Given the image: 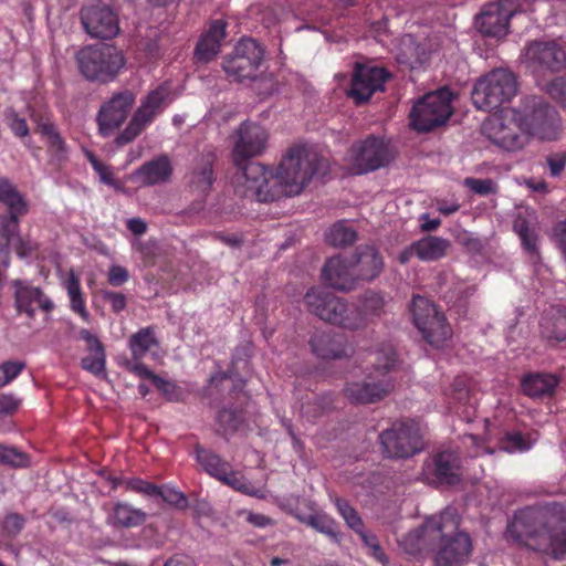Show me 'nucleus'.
<instances>
[{
    "mask_svg": "<svg viewBox=\"0 0 566 566\" xmlns=\"http://www.w3.org/2000/svg\"><path fill=\"white\" fill-rule=\"evenodd\" d=\"M323 168L325 160L314 148L306 145L294 146L282 159L275 175L259 163L251 161L247 165L237 177V192L261 202L272 201L281 196H296Z\"/></svg>",
    "mask_w": 566,
    "mask_h": 566,
    "instance_id": "obj_1",
    "label": "nucleus"
},
{
    "mask_svg": "<svg viewBox=\"0 0 566 566\" xmlns=\"http://www.w3.org/2000/svg\"><path fill=\"white\" fill-rule=\"evenodd\" d=\"M507 539L533 551L566 557V515L557 506L518 511L506 530Z\"/></svg>",
    "mask_w": 566,
    "mask_h": 566,
    "instance_id": "obj_2",
    "label": "nucleus"
},
{
    "mask_svg": "<svg viewBox=\"0 0 566 566\" xmlns=\"http://www.w3.org/2000/svg\"><path fill=\"white\" fill-rule=\"evenodd\" d=\"M427 541H439L434 555L436 566H461L471 553V539L465 533L458 531V520L451 510L426 520L402 544L408 552L413 553L420 548V542Z\"/></svg>",
    "mask_w": 566,
    "mask_h": 566,
    "instance_id": "obj_3",
    "label": "nucleus"
},
{
    "mask_svg": "<svg viewBox=\"0 0 566 566\" xmlns=\"http://www.w3.org/2000/svg\"><path fill=\"white\" fill-rule=\"evenodd\" d=\"M370 363L374 370L363 379L353 380L344 388L345 397L354 403H373L387 397L395 388V380L389 370L396 363V354L391 346L371 354Z\"/></svg>",
    "mask_w": 566,
    "mask_h": 566,
    "instance_id": "obj_4",
    "label": "nucleus"
},
{
    "mask_svg": "<svg viewBox=\"0 0 566 566\" xmlns=\"http://www.w3.org/2000/svg\"><path fill=\"white\" fill-rule=\"evenodd\" d=\"M482 133L494 145L506 151L521 150L528 143L525 112L503 108L483 122Z\"/></svg>",
    "mask_w": 566,
    "mask_h": 566,
    "instance_id": "obj_5",
    "label": "nucleus"
},
{
    "mask_svg": "<svg viewBox=\"0 0 566 566\" xmlns=\"http://www.w3.org/2000/svg\"><path fill=\"white\" fill-rule=\"evenodd\" d=\"M307 308L321 319L348 329L365 325L359 308L349 306L343 298L332 295L322 287H313L305 294Z\"/></svg>",
    "mask_w": 566,
    "mask_h": 566,
    "instance_id": "obj_6",
    "label": "nucleus"
},
{
    "mask_svg": "<svg viewBox=\"0 0 566 566\" xmlns=\"http://www.w3.org/2000/svg\"><path fill=\"white\" fill-rule=\"evenodd\" d=\"M76 60L85 78L102 83L114 80L126 63L122 51L112 45L86 46Z\"/></svg>",
    "mask_w": 566,
    "mask_h": 566,
    "instance_id": "obj_7",
    "label": "nucleus"
},
{
    "mask_svg": "<svg viewBox=\"0 0 566 566\" xmlns=\"http://www.w3.org/2000/svg\"><path fill=\"white\" fill-rule=\"evenodd\" d=\"M516 92L514 74L496 69L476 81L472 90V102L476 108L490 112L509 102Z\"/></svg>",
    "mask_w": 566,
    "mask_h": 566,
    "instance_id": "obj_8",
    "label": "nucleus"
},
{
    "mask_svg": "<svg viewBox=\"0 0 566 566\" xmlns=\"http://www.w3.org/2000/svg\"><path fill=\"white\" fill-rule=\"evenodd\" d=\"M453 94L448 88H440L426 94L411 108L410 125L417 132H429L443 125L452 114Z\"/></svg>",
    "mask_w": 566,
    "mask_h": 566,
    "instance_id": "obj_9",
    "label": "nucleus"
},
{
    "mask_svg": "<svg viewBox=\"0 0 566 566\" xmlns=\"http://www.w3.org/2000/svg\"><path fill=\"white\" fill-rule=\"evenodd\" d=\"M411 313L416 327L432 346L441 347L451 336V328L446 323L443 313L422 296H415Z\"/></svg>",
    "mask_w": 566,
    "mask_h": 566,
    "instance_id": "obj_10",
    "label": "nucleus"
},
{
    "mask_svg": "<svg viewBox=\"0 0 566 566\" xmlns=\"http://www.w3.org/2000/svg\"><path fill=\"white\" fill-rule=\"evenodd\" d=\"M350 171L363 175L386 166L391 159L388 143L379 137L369 136L355 143L349 151Z\"/></svg>",
    "mask_w": 566,
    "mask_h": 566,
    "instance_id": "obj_11",
    "label": "nucleus"
},
{
    "mask_svg": "<svg viewBox=\"0 0 566 566\" xmlns=\"http://www.w3.org/2000/svg\"><path fill=\"white\" fill-rule=\"evenodd\" d=\"M263 50L253 39H243L224 60L223 70L233 81L253 80L263 60Z\"/></svg>",
    "mask_w": 566,
    "mask_h": 566,
    "instance_id": "obj_12",
    "label": "nucleus"
},
{
    "mask_svg": "<svg viewBox=\"0 0 566 566\" xmlns=\"http://www.w3.org/2000/svg\"><path fill=\"white\" fill-rule=\"evenodd\" d=\"M384 453L389 458H408L422 449L418 426L413 422L395 423L379 436Z\"/></svg>",
    "mask_w": 566,
    "mask_h": 566,
    "instance_id": "obj_13",
    "label": "nucleus"
},
{
    "mask_svg": "<svg viewBox=\"0 0 566 566\" xmlns=\"http://www.w3.org/2000/svg\"><path fill=\"white\" fill-rule=\"evenodd\" d=\"M169 102L168 87L159 86L151 91L142 102L125 130L116 138L117 145L123 146L136 138Z\"/></svg>",
    "mask_w": 566,
    "mask_h": 566,
    "instance_id": "obj_14",
    "label": "nucleus"
},
{
    "mask_svg": "<svg viewBox=\"0 0 566 566\" xmlns=\"http://www.w3.org/2000/svg\"><path fill=\"white\" fill-rule=\"evenodd\" d=\"M268 142L266 130L254 123H242L237 129V140L233 146L234 163L240 170L234 176V189L237 190V177L250 163L249 158L261 155Z\"/></svg>",
    "mask_w": 566,
    "mask_h": 566,
    "instance_id": "obj_15",
    "label": "nucleus"
},
{
    "mask_svg": "<svg viewBox=\"0 0 566 566\" xmlns=\"http://www.w3.org/2000/svg\"><path fill=\"white\" fill-rule=\"evenodd\" d=\"M81 21L92 38L111 39L119 31L116 14L109 4L99 0L82 9Z\"/></svg>",
    "mask_w": 566,
    "mask_h": 566,
    "instance_id": "obj_16",
    "label": "nucleus"
},
{
    "mask_svg": "<svg viewBox=\"0 0 566 566\" xmlns=\"http://www.w3.org/2000/svg\"><path fill=\"white\" fill-rule=\"evenodd\" d=\"M514 8L509 0L492 2L483 7L475 18V28L485 36L502 39L509 32Z\"/></svg>",
    "mask_w": 566,
    "mask_h": 566,
    "instance_id": "obj_17",
    "label": "nucleus"
},
{
    "mask_svg": "<svg viewBox=\"0 0 566 566\" xmlns=\"http://www.w3.org/2000/svg\"><path fill=\"white\" fill-rule=\"evenodd\" d=\"M523 61L534 73L559 71L566 65V54L555 41L533 42L525 49Z\"/></svg>",
    "mask_w": 566,
    "mask_h": 566,
    "instance_id": "obj_18",
    "label": "nucleus"
},
{
    "mask_svg": "<svg viewBox=\"0 0 566 566\" xmlns=\"http://www.w3.org/2000/svg\"><path fill=\"white\" fill-rule=\"evenodd\" d=\"M525 127L531 136L542 140H554L560 133V118L554 107L536 104L532 113L525 112Z\"/></svg>",
    "mask_w": 566,
    "mask_h": 566,
    "instance_id": "obj_19",
    "label": "nucleus"
},
{
    "mask_svg": "<svg viewBox=\"0 0 566 566\" xmlns=\"http://www.w3.org/2000/svg\"><path fill=\"white\" fill-rule=\"evenodd\" d=\"M387 77V72L381 67L357 64L348 95L356 103L366 102L375 92L384 88Z\"/></svg>",
    "mask_w": 566,
    "mask_h": 566,
    "instance_id": "obj_20",
    "label": "nucleus"
},
{
    "mask_svg": "<svg viewBox=\"0 0 566 566\" xmlns=\"http://www.w3.org/2000/svg\"><path fill=\"white\" fill-rule=\"evenodd\" d=\"M134 102L135 95L129 91L117 93L106 102L97 115L101 134L108 136L114 129L119 127L126 119Z\"/></svg>",
    "mask_w": 566,
    "mask_h": 566,
    "instance_id": "obj_21",
    "label": "nucleus"
},
{
    "mask_svg": "<svg viewBox=\"0 0 566 566\" xmlns=\"http://www.w3.org/2000/svg\"><path fill=\"white\" fill-rule=\"evenodd\" d=\"M14 305L19 313L27 314L30 318L34 317L36 306L44 312H51L54 303L38 286H33L28 281L14 280Z\"/></svg>",
    "mask_w": 566,
    "mask_h": 566,
    "instance_id": "obj_22",
    "label": "nucleus"
},
{
    "mask_svg": "<svg viewBox=\"0 0 566 566\" xmlns=\"http://www.w3.org/2000/svg\"><path fill=\"white\" fill-rule=\"evenodd\" d=\"M322 276L328 286L343 292L353 290L357 283L353 262L340 255L333 256L326 262Z\"/></svg>",
    "mask_w": 566,
    "mask_h": 566,
    "instance_id": "obj_23",
    "label": "nucleus"
},
{
    "mask_svg": "<svg viewBox=\"0 0 566 566\" xmlns=\"http://www.w3.org/2000/svg\"><path fill=\"white\" fill-rule=\"evenodd\" d=\"M226 27L224 21L216 20L200 36L195 50V56L199 62H210L219 54L221 42L226 36Z\"/></svg>",
    "mask_w": 566,
    "mask_h": 566,
    "instance_id": "obj_24",
    "label": "nucleus"
},
{
    "mask_svg": "<svg viewBox=\"0 0 566 566\" xmlns=\"http://www.w3.org/2000/svg\"><path fill=\"white\" fill-rule=\"evenodd\" d=\"M171 172L169 158L159 156L139 167L132 177L140 186H154L167 181Z\"/></svg>",
    "mask_w": 566,
    "mask_h": 566,
    "instance_id": "obj_25",
    "label": "nucleus"
},
{
    "mask_svg": "<svg viewBox=\"0 0 566 566\" xmlns=\"http://www.w3.org/2000/svg\"><path fill=\"white\" fill-rule=\"evenodd\" d=\"M353 262V270L356 274V281L373 280L382 269V259L378 251L373 247L359 248L354 256L349 259Z\"/></svg>",
    "mask_w": 566,
    "mask_h": 566,
    "instance_id": "obj_26",
    "label": "nucleus"
},
{
    "mask_svg": "<svg viewBox=\"0 0 566 566\" xmlns=\"http://www.w3.org/2000/svg\"><path fill=\"white\" fill-rule=\"evenodd\" d=\"M432 473L441 483H457L461 475L458 455L451 451L438 453L433 458Z\"/></svg>",
    "mask_w": 566,
    "mask_h": 566,
    "instance_id": "obj_27",
    "label": "nucleus"
},
{
    "mask_svg": "<svg viewBox=\"0 0 566 566\" xmlns=\"http://www.w3.org/2000/svg\"><path fill=\"white\" fill-rule=\"evenodd\" d=\"M536 214L533 210L528 209L520 211L513 224L514 231L520 237L523 247L531 252L536 250Z\"/></svg>",
    "mask_w": 566,
    "mask_h": 566,
    "instance_id": "obj_28",
    "label": "nucleus"
},
{
    "mask_svg": "<svg viewBox=\"0 0 566 566\" xmlns=\"http://www.w3.org/2000/svg\"><path fill=\"white\" fill-rule=\"evenodd\" d=\"M450 247L451 243L449 240L434 235H427L415 241L418 259L422 262H433L446 256Z\"/></svg>",
    "mask_w": 566,
    "mask_h": 566,
    "instance_id": "obj_29",
    "label": "nucleus"
},
{
    "mask_svg": "<svg viewBox=\"0 0 566 566\" xmlns=\"http://www.w3.org/2000/svg\"><path fill=\"white\" fill-rule=\"evenodd\" d=\"M0 201L9 208V220L13 222H17V216L28 212V203L23 196L8 178L3 177H0Z\"/></svg>",
    "mask_w": 566,
    "mask_h": 566,
    "instance_id": "obj_30",
    "label": "nucleus"
},
{
    "mask_svg": "<svg viewBox=\"0 0 566 566\" xmlns=\"http://www.w3.org/2000/svg\"><path fill=\"white\" fill-rule=\"evenodd\" d=\"M558 385V378L552 374H535L526 376L522 381L525 395L532 398L551 396Z\"/></svg>",
    "mask_w": 566,
    "mask_h": 566,
    "instance_id": "obj_31",
    "label": "nucleus"
},
{
    "mask_svg": "<svg viewBox=\"0 0 566 566\" xmlns=\"http://www.w3.org/2000/svg\"><path fill=\"white\" fill-rule=\"evenodd\" d=\"M213 156L212 154L203 155L196 164L190 174V187L199 193H206L212 187L213 178Z\"/></svg>",
    "mask_w": 566,
    "mask_h": 566,
    "instance_id": "obj_32",
    "label": "nucleus"
},
{
    "mask_svg": "<svg viewBox=\"0 0 566 566\" xmlns=\"http://www.w3.org/2000/svg\"><path fill=\"white\" fill-rule=\"evenodd\" d=\"M541 333L549 340H566V308L552 310L541 322Z\"/></svg>",
    "mask_w": 566,
    "mask_h": 566,
    "instance_id": "obj_33",
    "label": "nucleus"
},
{
    "mask_svg": "<svg viewBox=\"0 0 566 566\" xmlns=\"http://www.w3.org/2000/svg\"><path fill=\"white\" fill-rule=\"evenodd\" d=\"M315 355L323 359H336L348 355L349 347L344 346L340 340L328 335H315L311 340Z\"/></svg>",
    "mask_w": 566,
    "mask_h": 566,
    "instance_id": "obj_34",
    "label": "nucleus"
},
{
    "mask_svg": "<svg viewBox=\"0 0 566 566\" xmlns=\"http://www.w3.org/2000/svg\"><path fill=\"white\" fill-rule=\"evenodd\" d=\"M145 514L129 504H115L112 514L108 515L107 522L113 526L133 527L143 523Z\"/></svg>",
    "mask_w": 566,
    "mask_h": 566,
    "instance_id": "obj_35",
    "label": "nucleus"
},
{
    "mask_svg": "<svg viewBox=\"0 0 566 566\" xmlns=\"http://www.w3.org/2000/svg\"><path fill=\"white\" fill-rule=\"evenodd\" d=\"M64 287L66 290L69 300H70V307L71 310L81 316V318L90 323L91 322V315L88 311L86 310L85 300L83 297L81 284L78 277L74 274L73 271H71L67 275V279L64 283Z\"/></svg>",
    "mask_w": 566,
    "mask_h": 566,
    "instance_id": "obj_36",
    "label": "nucleus"
},
{
    "mask_svg": "<svg viewBox=\"0 0 566 566\" xmlns=\"http://www.w3.org/2000/svg\"><path fill=\"white\" fill-rule=\"evenodd\" d=\"M219 481L231 486L235 491L256 499H265L266 496L263 488H256L243 475L232 471L231 465H229V470L220 475Z\"/></svg>",
    "mask_w": 566,
    "mask_h": 566,
    "instance_id": "obj_37",
    "label": "nucleus"
},
{
    "mask_svg": "<svg viewBox=\"0 0 566 566\" xmlns=\"http://www.w3.org/2000/svg\"><path fill=\"white\" fill-rule=\"evenodd\" d=\"M39 132L44 138L51 155L54 159L61 161L66 158L67 147L55 126L51 123H42Z\"/></svg>",
    "mask_w": 566,
    "mask_h": 566,
    "instance_id": "obj_38",
    "label": "nucleus"
},
{
    "mask_svg": "<svg viewBox=\"0 0 566 566\" xmlns=\"http://www.w3.org/2000/svg\"><path fill=\"white\" fill-rule=\"evenodd\" d=\"M19 217L17 216V222L9 220L10 214L0 218V262L6 268L10 263L8 247L12 243L18 232Z\"/></svg>",
    "mask_w": 566,
    "mask_h": 566,
    "instance_id": "obj_39",
    "label": "nucleus"
},
{
    "mask_svg": "<svg viewBox=\"0 0 566 566\" xmlns=\"http://www.w3.org/2000/svg\"><path fill=\"white\" fill-rule=\"evenodd\" d=\"M196 459L202 465V468L216 479L219 480L220 475L229 470V463L222 461L217 454L202 449H196Z\"/></svg>",
    "mask_w": 566,
    "mask_h": 566,
    "instance_id": "obj_40",
    "label": "nucleus"
},
{
    "mask_svg": "<svg viewBox=\"0 0 566 566\" xmlns=\"http://www.w3.org/2000/svg\"><path fill=\"white\" fill-rule=\"evenodd\" d=\"M537 437L534 434H522L512 432L501 440V449L509 453L525 452L530 450L536 442Z\"/></svg>",
    "mask_w": 566,
    "mask_h": 566,
    "instance_id": "obj_41",
    "label": "nucleus"
},
{
    "mask_svg": "<svg viewBox=\"0 0 566 566\" xmlns=\"http://www.w3.org/2000/svg\"><path fill=\"white\" fill-rule=\"evenodd\" d=\"M156 338L150 328H142L129 338V348L135 359H142L156 345Z\"/></svg>",
    "mask_w": 566,
    "mask_h": 566,
    "instance_id": "obj_42",
    "label": "nucleus"
},
{
    "mask_svg": "<svg viewBox=\"0 0 566 566\" xmlns=\"http://www.w3.org/2000/svg\"><path fill=\"white\" fill-rule=\"evenodd\" d=\"M326 241L334 247H343L356 240V232L344 221L333 224L325 234Z\"/></svg>",
    "mask_w": 566,
    "mask_h": 566,
    "instance_id": "obj_43",
    "label": "nucleus"
},
{
    "mask_svg": "<svg viewBox=\"0 0 566 566\" xmlns=\"http://www.w3.org/2000/svg\"><path fill=\"white\" fill-rule=\"evenodd\" d=\"M419 49L412 35H403L399 43L398 62L413 67V63L419 61Z\"/></svg>",
    "mask_w": 566,
    "mask_h": 566,
    "instance_id": "obj_44",
    "label": "nucleus"
},
{
    "mask_svg": "<svg viewBox=\"0 0 566 566\" xmlns=\"http://www.w3.org/2000/svg\"><path fill=\"white\" fill-rule=\"evenodd\" d=\"M306 524L334 539H338L335 521L324 513H315L306 518Z\"/></svg>",
    "mask_w": 566,
    "mask_h": 566,
    "instance_id": "obj_45",
    "label": "nucleus"
},
{
    "mask_svg": "<svg viewBox=\"0 0 566 566\" xmlns=\"http://www.w3.org/2000/svg\"><path fill=\"white\" fill-rule=\"evenodd\" d=\"M90 353L82 359L85 370L99 376L105 370V354L103 346L88 349Z\"/></svg>",
    "mask_w": 566,
    "mask_h": 566,
    "instance_id": "obj_46",
    "label": "nucleus"
},
{
    "mask_svg": "<svg viewBox=\"0 0 566 566\" xmlns=\"http://www.w3.org/2000/svg\"><path fill=\"white\" fill-rule=\"evenodd\" d=\"M335 504L338 513L345 520L346 524L356 533H361V528L364 527L363 521L348 502L342 499H336Z\"/></svg>",
    "mask_w": 566,
    "mask_h": 566,
    "instance_id": "obj_47",
    "label": "nucleus"
},
{
    "mask_svg": "<svg viewBox=\"0 0 566 566\" xmlns=\"http://www.w3.org/2000/svg\"><path fill=\"white\" fill-rule=\"evenodd\" d=\"M25 368L22 360H7L0 364V388L13 381Z\"/></svg>",
    "mask_w": 566,
    "mask_h": 566,
    "instance_id": "obj_48",
    "label": "nucleus"
},
{
    "mask_svg": "<svg viewBox=\"0 0 566 566\" xmlns=\"http://www.w3.org/2000/svg\"><path fill=\"white\" fill-rule=\"evenodd\" d=\"M463 185L469 188L472 192L481 196L495 193L497 191V185L492 179H478L468 177L463 180Z\"/></svg>",
    "mask_w": 566,
    "mask_h": 566,
    "instance_id": "obj_49",
    "label": "nucleus"
},
{
    "mask_svg": "<svg viewBox=\"0 0 566 566\" xmlns=\"http://www.w3.org/2000/svg\"><path fill=\"white\" fill-rule=\"evenodd\" d=\"M87 159L103 184L115 189L118 188V184L115 181L113 171L108 166L101 163L92 153H87Z\"/></svg>",
    "mask_w": 566,
    "mask_h": 566,
    "instance_id": "obj_50",
    "label": "nucleus"
},
{
    "mask_svg": "<svg viewBox=\"0 0 566 566\" xmlns=\"http://www.w3.org/2000/svg\"><path fill=\"white\" fill-rule=\"evenodd\" d=\"M156 496H160L166 503L169 505H174L179 509L187 507V499L180 491L170 488V486H164L158 488V492Z\"/></svg>",
    "mask_w": 566,
    "mask_h": 566,
    "instance_id": "obj_51",
    "label": "nucleus"
},
{
    "mask_svg": "<svg viewBox=\"0 0 566 566\" xmlns=\"http://www.w3.org/2000/svg\"><path fill=\"white\" fill-rule=\"evenodd\" d=\"M364 312L359 310V312L364 315L365 322L367 321V316L370 317L379 316L382 307H384V298L377 293H370L364 300Z\"/></svg>",
    "mask_w": 566,
    "mask_h": 566,
    "instance_id": "obj_52",
    "label": "nucleus"
},
{
    "mask_svg": "<svg viewBox=\"0 0 566 566\" xmlns=\"http://www.w3.org/2000/svg\"><path fill=\"white\" fill-rule=\"evenodd\" d=\"M6 119L12 133L18 137H25L29 135V127L24 118L19 117L18 114L9 109L6 113Z\"/></svg>",
    "mask_w": 566,
    "mask_h": 566,
    "instance_id": "obj_53",
    "label": "nucleus"
},
{
    "mask_svg": "<svg viewBox=\"0 0 566 566\" xmlns=\"http://www.w3.org/2000/svg\"><path fill=\"white\" fill-rule=\"evenodd\" d=\"M544 88L554 99L566 107V80L564 77H556Z\"/></svg>",
    "mask_w": 566,
    "mask_h": 566,
    "instance_id": "obj_54",
    "label": "nucleus"
},
{
    "mask_svg": "<svg viewBox=\"0 0 566 566\" xmlns=\"http://www.w3.org/2000/svg\"><path fill=\"white\" fill-rule=\"evenodd\" d=\"M0 458L12 465L23 467L28 463V458L24 453L17 451L13 448H6L0 446Z\"/></svg>",
    "mask_w": 566,
    "mask_h": 566,
    "instance_id": "obj_55",
    "label": "nucleus"
},
{
    "mask_svg": "<svg viewBox=\"0 0 566 566\" xmlns=\"http://www.w3.org/2000/svg\"><path fill=\"white\" fill-rule=\"evenodd\" d=\"M462 443L467 448L471 449L469 451L470 457H480L484 453H492V450L489 447H485L474 434L464 436Z\"/></svg>",
    "mask_w": 566,
    "mask_h": 566,
    "instance_id": "obj_56",
    "label": "nucleus"
},
{
    "mask_svg": "<svg viewBox=\"0 0 566 566\" xmlns=\"http://www.w3.org/2000/svg\"><path fill=\"white\" fill-rule=\"evenodd\" d=\"M102 297L107 301L112 310L119 313L126 307V297L124 294L113 291H102Z\"/></svg>",
    "mask_w": 566,
    "mask_h": 566,
    "instance_id": "obj_57",
    "label": "nucleus"
},
{
    "mask_svg": "<svg viewBox=\"0 0 566 566\" xmlns=\"http://www.w3.org/2000/svg\"><path fill=\"white\" fill-rule=\"evenodd\" d=\"M21 405V400L12 394L0 395V413L11 415L15 412Z\"/></svg>",
    "mask_w": 566,
    "mask_h": 566,
    "instance_id": "obj_58",
    "label": "nucleus"
},
{
    "mask_svg": "<svg viewBox=\"0 0 566 566\" xmlns=\"http://www.w3.org/2000/svg\"><path fill=\"white\" fill-rule=\"evenodd\" d=\"M24 520L18 514H9L3 522V530L9 536H15L23 528Z\"/></svg>",
    "mask_w": 566,
    "mask_h": 566,
    "instance_id": "obj_59",
    "label": "nucleus"
},
{
    "mask_svg": "<svg viewBox=\"0 0 566 566\" xmlns=\"http://www.w3.org/2000/svg\"><path fill=\"white\" fill-rule=\"evenodd\" d=\"M127 488L136 492L144 493L149 496L157 495L158 488L140 479H133L127 481Z\"/></svg>",
    "mask_w": 566,
    "mask_h": 566,
    "instance_id": "obj_60",
    "label": "nucleus"
},
{
    "mask_svg": "<svg viewBox=\"0 0 566 566\" xmlns=\"http://www.w3.org/2000/svg\"><path fill=\"white\" fill-rule=\"evenodd\" d=\"M128 280V272L120 265H112L108 271V282L113 286H120Z\"/></svg>",
    "mask_w": 566,
    "mask_h": 566,
    "instance_id": "obj_61",
    "label": "nucleus"
},
{
    "mask_svg": "<svg viewBox=\"0 0 566 566\" xmlns=\"http://www.w3.org/2000/svg\"><path fill=\"white\" fill-rule=\"evenodd\" d=\"M133 370L137 374V376L149 379L155 386H163L166 384L165 379L153 374V371L142 363L135 364L133 366Z\"/></svg>",
    "mask_w": 566,
    "mask_h": 566,
    "instance_id": "obj_62",
    "label": "nucleus"
},
{
    "mask_svg": "<svg viewBox=\"0 0 566 566\" xmlns=\"http://www.w3.org/2000/svg\"><path fill=\"white\" fill-rule=\"evenodd\" d=\"M552 235L562 251L566 253V218L554 226Z\"/></svg>",
    "mask_w": 566,
    "mask_h": 566,
    "instance_id": "obj_63",
    "label": "nucleus"
},
{
    "mask_svg": "<svg viewBox=\"0 0 566 566\" xmlns=\"http://www.w3.org/2000/svg\"><path fill=\"white\" fill-rule=\"evenodd\" d=\"M11 245L13 247V249L20 258L28 256L34 249L33 243L24 241L22 238L18 235V233L13 238Z\"/></svg>",
    "mask_w": 566,
    "mask_h": 566,
    "instance_id": "obj_64",
    "label": "nucleus"
}]
</instances>
